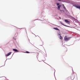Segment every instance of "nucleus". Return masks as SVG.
<instances>
[{
    "instance_id": "obj_1",
    "label": "nucleus",
    "mask_w": 80,
    "mask_h": 80,
    "mask_svg": "<svg viewBox=\"0 0 80 80\" xmlns=\"http://www.w3.org/2000/svg\"><path fill=\"white\" fill-rule=\"evenodd\" d=\"M70 39V38H67V36H65L64 37V40L65 41H68Z\"/></svg>"
},
{
    "instance_id": "obj_2",
    "label": "nucleus",
    "mask_w": 80,
    "mask_h": 80,
    "mask_svg": "<svg viewBox=\"0 0 80 80\" xmlns=\"http://www.w3.org/2000/svg\"><path fill=\"white\" fill-rule=\"evenodd\" d=\"M74 7H76V8H77L80 9V6L74 5Z\"/></svg>"
},
{
    "instance_id": "obj_3",
    "label": "nucleus",
    "mask_w": 80,
    "mask_h": 80,
    "mask_svg": "<svg viewBox=\"0 0 80 80\" xmlns=\"http://www.w3.org/2000/svg\"><path fill=\"white\" fill-rule=\"evenodd\" d=\"M65 22L66 23H68V24H70V22L68 21V20H65Z\"/></svg>"
},
{
    "instance_id": "obj_4",
    "label": "nucleus",
    "mask_w": 80,
    "mask_h": 80,
    "mask_svg": "<svg viewBox=\"0 0 80 80\" xmlns=\"http://www.w3.org/2000/svg\"><path fill=\"white\" fill-rule=\"evenodd\" d=\"M11 55V52H10L8 53L6 55V57H8L9 55Z\"/></svg>"
},
{
    "instance_id": "obj_5",
    "label": "nucleus",
    "mask_w": 80,
    "mask_h": 80,
    "mask_svg": "<svg viewBox=\"0 0 80 80\" xmlns=\"http://www.w3.org/2000/svg\"><path fill=\"white\" fill-rule=\"evenodd\" d=\"M61 24L62 25H64V26H65V27H69L68 26H67L66 25H65L63 24L62 22L61 23Z\"/></svg>"
},
{
    "instance_id": "obj_6",
    "label": "nucleus",
    "mask_w": 80,
    "mask_h": 80,
    "mask_svg": "<svg viewBox=\"0 0 80 80\" xmlns=\"http://www.w3.org/2000/svg\"><path fill=\"white\" fill-rule=\"evenodd\" d=\"M13 51H14V52H18V50L16 49H13Z\"/></svg>"
},
{
    "instance_id": "obj_7",
    "label": "nucleus",
    "mask_w": 80,
    "mask_h": 80,
    "mask_svg": "<svg viewBox=\"0 0 80 80\" xmlns=\"http://www.w3.org/2000/svg\"><path fill=\"white\" fill-rule=\"evenodd\" d=\"M60 7H61V5H59V6H58V10H60Z\"/></svg>"
},
{
    "instance_id": "obj_8",
    "label": "nucleus",
    "mask_w": 80,
    "mask_h": 80,
    "mask_svg": "<svg viewBox=\"0 0 80 80\" xmlns=\"http://www.w3.org/2000/svg\"><path fill=\"white\" fill-rule=\"evenodd\" d=\"M70 78H71L72 80H73V79H74V77H73L72 76L70 77Z\"/></svg>"
},
{
    "instance_id": "obj_9",
    "label": "nucleus",
    "mask_w": 80,
    "mask_h": 80,
    "mask_svg": "<svg viewBox=\"0 0 80 80\" xmlns=\"http://www.w3.org/2000/svg\"><path fill=\"white\" fill-rule=\"evenodd\" d=\"M59 38H60L61 40H62L63 39V38L62 37V36H60L59 37Z\"/></svg>"
},
{
    "instance_id": "obj_10",
    "label": "nucleus",
    "mask_w": 80,
    "mask_h": 80,
    "mask_svg": "<svg viewBox=\"0 0 80 80\" xmlns=\"http://www.w3.org/2000/svg\"><path fill=\"white\" fill-rule=\"evenodd\" d=\"M54 29H55V30H59V29L55 28H54Z\"/></svg>"
},
{
    "instance_id": "obj_11",
    "label": "nucleus",
    "mask_w": 80,
    "mask_h": 80,
    "mask_svg": "<svg viewBox=\"0 0 80 80\" xmlns=\"http://www.w3.org/2000/svg\"><path fill=\"white\" fill-rule=\"evenodd\" d=\"M25 53H30V52L28 51H26Z\"/></svg>"
},
{
    "instance_id": "obj_12",
    "label": "nucleus",
    "mask_w": 80,
    "mask_h": 80,
    "mask_svg": "<svg viewBox=\"0 0 80 80\" xmlns=\"http://www.w3.org/2000/svg\"><path fill=\"white\" fill-rule=\"evenodd\" d=\"M58 36H61V34H60V33L58 34Z\"/></svg>"
},
{
    "instance_id": "obj_13",
    "label": "nucleus",
    "mask_w": 80,
    "mask_h": 80,
    "mask_svg": "<svg viewBox=\"0 0 80 80\" xmlns=\"http://www.w3.org/2000/svg\"><path fill=\"white\" fill-rule=\"evenodd\" d=\"M59 5V3H57V5Z\"/></svg>"
},
{
    "instance_id": "obj_14",
    "label": "nucleus",
    "mask_w": 80,
    "mask_h": 80,
    "mask_svg": "<svg viewBox=\"0 0 80 80\" xmlns=\"http://www.w3.org/2000/svg\"><path fill=\"white\" fill-rule=\"evenodd\" d=\"M65 52H67V49H66Z\"/></svg>"
},
{
    "instance_id": "obj_15",
    "label": "nucleus",
    "mask_w": 80,
    "mask_h": 80,
    "mask_svg": "<svg viewBox=\"0 0 80 80\" xmlns=\"http://www.w3.org/2000/svg\"><path fill=\"white\" fill-rule=\"evenodd\" d=\"M58 1H60V2H61V1H62V0H58Z\"/></svg>"
}]
</instances>
